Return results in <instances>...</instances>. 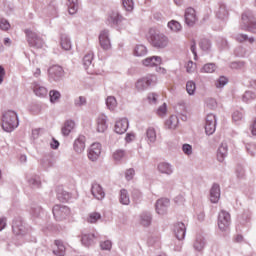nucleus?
I'll return each instance as SVG.
<instances>
[{
	"mask_svg": "<svg viewBox=\"0 0 256 256\" xmlns=\"http://www.w3.org/2000/svg\"><path fill=\"white\" fill-rule=\"evenodd\" d=\"M147 39L155 49H166L169 45V37L155 28H150Z\"/></svg>",
	"mask_w": 256,
	"mask_h": 256,
	"instance_id": "nucleus-1",
	"label": "nucleus"
},
{
	"mask_svg": "<svg viewBox=\"0 0 256 256\" xmlns=\"http://www.w3.org/2000/svg\"><path fill=\"white\" fill-rule=\"evenodd\" d=\"M19 127V116L15 111H7L2 116V129L6 133H11Z\"/></svg>",
	"mask_w": 256,
	"mask_h": 256,
	"instance_id": "nucleus-2",
	"label": "nucleus"
},
{
	"mask_svg": "<svg viewBox=\"0 0 256 256\" xmlns=\"http://www.w3.org/2000/svg\"><path fill=\"white\" fill-rule=\"evenodd\" d=\"M242 31L256 33V19L253 12L246 11L242 14V23L240 25Z\"/></svg>",
	"mask_w": 256,
	"mask_h": 256,
	"instance_id": "nucleus-3",
	"label": "nucleus"
},
{
	"mask_svg": "<svg viewBox=\"0 0 256 256\" xmlns=\"http://www.w3.org/2000/svg\"><path fill=\"white\" fill-rule=\"evenodd\" d=\"M26 39L29 47H34V49H42L43 45H45V40L41 35L37 34V32H33V30H25Z\"/></svg>",
	"mask_w": 256,
	"mask_h": 256,
	"instance_id": "nucleus-4",
	"label": "nucleus"
},
{
	"mask_svg": "<svg viewBox=\"0 0 256 256\" xmlns=\"http://www.w3.org/2000/svg\"><path fill=\"white\" fill-rule=\"evenodd\" d=\"M155 83H157V76L148 75L137 80L135 87L137 91H146V89H149V87H151V85H155Z\"/></svg>",
	"mask_w": 256,
	"mask_h": 256,
	"instance_id": "nucleus-5",
	"label": "nucleus"
},
{
	"mask_svg": "<svg viewBox=\"0 0 256 256\" xmlns=\"http://www.w3.org/2000/svg\"><path fill=\"white\" fill-rule=\"evenodd\" d=\"M52 213L57 221H65V219L71 215V209L58 204L53 207Z\"/></svg>",
	"mask_w": 256,
	"mask_h": 256,
	"instance_id": "nucleus-6",
	"label": "nucleus"
},
{
	"mask_svg": "<svg viewBox=\"0 0 256 256\" xmlns=\"http://www.w3.org/2000/svg\"><path fill=\"white\" fill-rule=\"evenodd\" d=\"M231 225V214L225 210H221L218 214V227L220 231H226Z\"/></svg>",
	"mask_w": 256,
	"mask_h": 256,
	"instance_id": "nucleus-7",
	"label": "nucleus"
},
{
	"mask_svg": "<svg viewBox=\"0 0 256 256\" xmlns=\"http://www.w3.org/2000/svg\"><path fill=\"white\" fill-rule=\"evenodd\" d=\"M65 71L63 70V67L60 65H53L50 68H48V78L49 81H61L63 79V74Z\"/></svg>",
	"mask_w": 256,
	"mask_h": 256,
	"instance_id": "nucleus-8",
	"label": "nucleus"
},
{
	"mask_svg": "<svg viewBox=\"0 0 256 256\" xmlns=\"http://www.w3.org/2000/svg\"><path fill=\"white\" fill-rule=\"evenodd\" d=\"M217 128V117L214 114H208L206 116L205 133L206 135H213Z\"/></svg>",
	"mask_w": 256,
	"mask_h": 256,
	"instance_id": "nucleus-9",
	"label": "nucleus"
},
{
	"mask_svg": "<svg viewBox=\"0 0 256 256\" xmlns=\"http://www.w3.org/2000/svg\"><path fill=\"white\" fill-rule=\"evenodd\" d=\"M173 233L178 239V241H183L185 239V234L187 233V228L183 222H177L173 226Z\"/></svg>",
	"mask_w": 256,
	"mask_h": 256,
	"instance_id": "nucleus-10",
	"label": "nucleus"
},
{
	"mask_svg": "<svg viewBox=\"0 0 256 256\" xmlns=\"http://www.w3.org/2000/svg\"><path fill=\"white\" fill-rule=\"evenodd\" d=\"M101 156V143H93L88 150V159L97 161Z\"/></svg>",
	"mask_w": 256,
	"mask_h": 256,
	"instance_id": "nucleus-11",
	"label": "nucleus"
},
{
	"mask_svg": "<svg viewBox=\"0 0 256 256\" xmlns=\"http://www.w3.org/2000/svg\"><path fill=\"white\" fill-rule=\"evenodd\" d=\"M169 205L171 202L167 198L158 199L156 202V212L158 215H165L167 213V209H169Z\"/></svg>",
	"mask_w": 256,
	"mask_h": 256,
	"instance_id": "nucleus-12",
	"label": "nucleus"
},
{
	"mask_svg": "<svg viewBox=\"0 0 256 256\" xmlns=\"http://www.w3.org/2000/svg\"><path fill=\"white\" fill-rule=\"evenodd\" d=\"M122 21L123 16H121L117 11H112L108 14L106 23L110 25V27H115L117 25H121Z\"/></svg>",
	"mask_w": 256,
	"mask_h": 256,
	"instance_id": "nucleus-13",
	"label": "nucleus"
},
{
	"mask_svg": "<svg viewBox=\"0 0 256 256\" xmlns=\"http://www.w3.org/2000/svg\"><path fill=\"white\" fill-rule=\"evenodd\" d=\"M99 43L102 49L108 51L111 49V40L109 39V30H102L99 35Z\"/></svg>",
	"mask_w": 256,
	"mask_h": 256,
	"instance_id": "nucleus-14",
	"label": "nucleus"
},
{
	"mask_svg": "<svg viewBox=\"0 0 256 256\" xmlns=\"http://www.w3.org/2000/svg\"><path fill=\"white\" fill-rule=\"evenodd\" d=\"M129 129V120L127 118H122L115 123V133L118 135H123V133H127Z\"/></svg>",
	"mask_w": 256,
	"mask_h": 256,
	"instance_id": "nucleus-15",
	"label": "nucleus"
},
{
	"mask_svg": "<svg viewBox=\"0 0 256 256\" xmlns=\"http://www.w3.org/2000/svg\"><path fill=\"white\" fill-rule=\"evenodd\" d=\"M91 194L95 199H98V201L105 199V191H103V187L99 183H92Z\"/></svg>",
	"mask_w": 256,
	"mask_h": 256,
	"instance_id": "nucleus-16",
	"label": "nucleus"
},
{
	"mask_svg": "<svg viewBox=\"0 0 256 256\" xmlns=\"http://www.w3.org/2000/svg\"><path fill=\"white\" fill-rule=\"evenodd\" d=\"M185 23L188 27H193L197 23V15L195 9L187 8L185 11Z\"/></svg>",
	"mask_w": 256,
	"mask_h": 256,
	"instance_id": "nucleus-17",
	"label": "nucleus"
},
{
	"mask_svg": "<svg viewBox=\"0 0 256 256\" xmlns=\"http://www.w3.org/2000/svg\"><path fill=\"white\" fill-rule=\"evenodd\" d=\"M12 231L14 235H25V226L21 218H16L12 223Z\"/></svg>",
	"mask_w": 256,
	"mask_h": 256,
	"instance_id": "nucleus-18",
	"label": "nucleus"
},
{
	"mask_svg": "<svg viewBox=\"0 0 256 256\" xmlns=\"http://www.w3.org/2000/svg\"><path fill=\"white\" fill-rule=\"evenodd\" d=\"M85 141L86 138L83 135L78 136L73 143V149L75 153L81 154L85 151Z\"/></svg>",
	"mask_w": 256,
	"mask_h": 256,
	"instance_id": "nucleus-19",
	"label": "nucleus"
},
{
	"mask_svg": "<svg viewBox=\"0 0 256 256\" xmlns=\"http://www.w3.org/2000/svg\"><path fill=\"white\" fill-rule=\"evenodd\" d=\"M153 221V215L149 211H144L139 215V223L142 227H149Z\"/></svg>",
	"mask_w": 256,
	"mask_h": 256,
	"instance_id": "nucleus-20",
	"label": "nucleus"
},
{
	"mask_svg": "<svg viewBox=\"0 0 256 256\" xmlns=\"http://www.w3.org/2000/svg\"><path fill=\"white\" fill-rule=\"evenodd\" d=\"M219 199H221V187L219 184H213L210 189V201L211 203H219Z\"/></svg>",
	"mask_w": 256,
	"mask_h": 256,
	"instance_id": "nucleus-21",
	"label": "nucleus"
},
{
	"mask_svg": "<svg viewBox=\"0 0 256 256\" xmlns=\"http://www.w3.org/2000/svg\"><path fill=\"white\" fill-rule=\"evenodd\" d=\"M27 183L31 185L33 189H39L41 187V177L37 174H28L26 176Z\"/></svg>",
	"mask_w": 256,
	"mask_h": 256,
	"instance_id": "nucleus-22",
	"label": "nucleus"
},
{
	"mask_svg": "<svg viewBox=\"0 0 256 256\" xmlns=\"http://www.w3.org/2000/svg\"><path fill=\"white\" fill-rule=\"evenodd\" d=\"M54 246L55 247L52 250L53 255L65 256L66 248H65V244H63V241L55 240L54 241Z\"/></svg>",
	"mask_w": 256,
	"mask_h": 256,
	"instance_id": "nucleus-23",
	"label": "nucleus"
},
{
	"mask_svg": "<svg viewBox=\"0 0 256 256\" xmlns=\"http://www.w3.org/2000/svg\"><path fill=\"white\" fill-rule=\"evenodd\" d=\"M162 59L160 56H151L143 60V65L145 67H157L161 65Z\"/></svg>",
	"mask_w": 256,
	"mask_h": 256,
	"instance_id": "nucleus-24",
	"label": "nucleus"
},
{
	"mask_svg": "<svg viewBox=\"0 0 256 256\" xmlns=\"http://www.w3.org/2000/svg\"><path fill=\"white\" fill-rule=\"evenodd\" d=\"M146 141L148 145H152L157 141V130L154 127H148L146 129Z\"/></svg>",
	"mask_w": 256,
	"mask_h": 256,
	"instance_id": "nucleus-25",
	"label": "nucleus"
},
{
	"mask_svg": "<svg viewBox=\"0 0 256 256\" xmlns=\"http://www.w3.org/2000/svg\"><path fill=\"white\" fill-rule=\"evenodd\" d=\"M97 131L98 133L107 131V116L105 114H101L97 119Z\"/></svg>",
	"mask_w": 256,
	"mask_h": 256,
	"instance_id": "nucleus-26",
	"label": "nucleus"
},
{
	"mask_svg": "<svg viewBox=\"0 0 256 256\" xmlns=\"http://www.w3.org/2000/svg\"><path fill=\"white\" fill-rule=\"evenodd\" d=\"M81 241L84 247H91V245H95V241H97V236L95 234H83Z\"/></svg>",
	"mask_w": 256,
	"mask_h": 256,
	"instance_id": "nucleus-27",
	"label": "nucleus"
},
{
	"mask_svg": "<svg viewBox=\"0 0 256 256\" xmlns=\"http://www.w3.org/2000/svg\"><path fill=\"white\" fill-rule=\"evenodd\" d=\"M228 146L227 143L223 142L217 151V159L220 163L225 161V157H227Z\"/></svg>",
	"mask_w": 256,
	"mask_h": 256,
	"instance_id": "nucleus-28",
	"label": "nucleus"
},
{
	"mask_svg": "<svg viewBox=\"0 0 256 256\" xmlns=\"http://www.w3.org/2000/svg\"><path fill=\"white\" fill-rule=\"evenodd\" d=\"M73 129H75V122L73 120H67L61 129V133L64 137H68Z\"/></svg>",
	"mask_w": 256,
	"mask_h": 256,
	"instance_id": "nucleus-29",
	"label": "nucleus"
},
{
	"mask_svg": "<svg viewBox=\"0 0 256 256\" xmlns=\"http://www.w3.org/2000/svg\"><path fill=\"white\" fill-rule=\"evenodd\" d=\"M158 171L164 175H172L173 166L167 162H162L158 165Z\"/></svg>",
	"mask_w": 256,
	"mask_h": 256,
	"instance_id": "nucleus-30",
	"label": "nucleus"
},
{
	"mask_svg": "<svg viewBox=\"0 0 256 256\" xmlns=\"http://www.w3.org/2000/svg\"><path fill=\"white\" fill-rule=\"evenodd\" d=\"M33 91L37 97H45L48 93L47 88L41 86L39 83L35 82L33 84Z\"/></svg>",
	"mask_w": 256,
	"mask_h": 256,
	"instance_id": "nucleus-31",
	"label": "nucleus"
},
{
	"mask_svg": "<svg viewBox=\"0 0 256 256\" xmlns=\"http://www.w3.org/2000/svg\"><path fill=\"white\" fill-rule=\"evenodd\" d=\"M179 125V117L176 115L170 116L168 120L165 122L166 129H177Z\"/></svg>",
	"mask_w": 256,
	"mask_h": 256,
	"instance_id": "nucleus-32",
	"label": "nucleus"
},
{
	"mask_svg": "<svg viewBox=\"0 0 256 256\" xmlns=\"http://www.w3.org/2000/svg\"><path fill=\"white\" fill-rule=\"evenodd\" d=\"M205 245V238L201 235L196 236V239L193 244L195 251H203V249H205Z\"/></svg>",
	"mask_w": 256,
	"mask_h": 256,
	"instance_id": "nucleus-33",
	"label": "nucleus"
},
{
	"mask_svg": "<svg viewBox=\"0 0 256 256\" xmlns=\"http://www.w3.org/2000/svg\"><path fill=\"white\" fill-rule=\"evenodd\" d=\"M68 13L75 15L79 11V0H67Z\"/></svg>",
	"mask_w": 256,
	"mask_h": 256,
	"instance_id": "nucleus-34",
	"label": "nucleus"
},
{
	"mask_svg": "<svg viewBox=\"0 0 256 256\" xmlns=\"http://www.w3.org/2000/svg\"><path fill=\"white\" fill-rule=\"evenodd\" d=\"M57 199H59L62 203H65L71 199V194L62 188L57 190Z\"/></svg>",
	"mask_w": 256,
	"mask_h": 256,
	"instance_id": "nucleus-35",
	"label": "nucleus"
},
{
	"mask_svg": "<svg viewBox=\"0 0 256 256\" xmlns=\"http://www.w3.org/2000/svg\"><path fill=\"white\" fill-rule=\"evenodd\" d=\"M216 17L222 21L229 17V12L227 11V6L221 4L218 11L216 12Z\"/></svg>",
	"mask_w": 256,
	"mask_h": 256,
	"instance_id": "nucleus-36",
	"label": "nucleus"
},
{
	"mask_svg": "<svg viewBox=\"0 0 256 256\" xmlns=\"http://www.w3.org/2000/svg\"><path fill=\"white\" fill-rule=\"evenodd\" d=\"M61 47L64 49V51H69L71 49V39L67 34H62L61 35Z\"/></svg>",
	"mask_w": 256,
	"mask_h": 256,
	"instance_id": "nucleus-37",
	"label": "nucleus"
},
{
	"mask_svg": "<svg viewBox=\"0 0 256 256\" xmlns=\"http://www.w3.org/2000/svg\"><path fill=\"white\" fill-rule=\"evenodd\" d=\"M106 107L109 111H115L117 109V99L115 96H108L106 98Z\"/></svg>",
	"mask_w": 256,
	"mask_h": 256,
	"instance_id": "nucleus-38",
	"label": "nucleus"
},
{
	"mask_svg": "<svg viewBox=\"0 0 256 256\" xmlns=\"http://www.w3.org/2000/svg\"><path fill=\"white\" fill-rule=\"evenodd\" d=\"M119 201L122 205H129V203H131V199L129 198V192H127V190L125 189L120 190Z\"/></svg>",
	"mask_w": 256,
	"mask_h": 256,
	"instance_id": "nucleus-39",
	"label": "nucleus"
},
{
	"mask_svg": "<svg viewBox=\"0 0 256 256\" xmlns=\"http://www.w3.org/2000/svg\"><path fill=\"white\" fill-rule=\"evenodd\" d=\"M134 55L136 57H143L147 55V47H145V45H137L134 48Z\"/></svg>",
	"mask_w": 256,
	"mask_h": 256,
	"instance_id": "nucleus-40",
	"label": "nucleus"
},
{
	"mask_svg": "<svg viewBox=\"0 0 256 256\" xmlns=\"http://www.w3.org/2000/svg\"><path fill=\"white\" fill-rule=\"evenodd\" d=\"M199 47L200 49H202V51H206V52L211 51V40L207 38L200 40Z\"/></svg>",
	"mask_w": 256,
	"mask_h": 256,
	"instance_id": "nucleus-41",
	"label": "nucleus"
},
{
	"mask_svg": "<svg viewBox=\"0 0 256 256\" xmlns=\"http://www.w3.org/2000/svg\"><path fill=\"white\" fill-rule=\"evenodd\" d=\"M168 27L171 29V31H174V33H179V31L183 29L181 23L177 22L176 20L168 22Z\"/></svg>",
	"mask_w": 256,
	"mask_h": 256,
	"instance_id": "nucleus-42",
	"label": "nucleus"
},
{
	"mask_svg": "<svg viewBox=\"0 0 256 256\" xmlns=\"http://www.w3.org/2000/svg\"><path fill=\"white\" fill-rule=\"evenodd\" d=\"M97 221H101V213L92 212L88 215V218H87L88 223H97Z\"/></svg>",
	"mask_w": 256,
	"mask_h": 256,
	"instance_id": "nucleus-43",
	"label": "nucleus"
},
{
	"mask_svg": "<svg viewBox=\"0 0 256 256\" xmlns=\"http://www.w3.org/2000/svg\"><path fill=\"white\" fill-rule=\"evenodd\" d=\"M254 99H256V94L253 91H246L242 96V100L244 101V103H249Z\"/></svg>",
	"mask_w": 256,
	"mask_h": 256,
	"instance_id": "nucleus-44",
	"label": "nucleus"
},
{
	"mask_svg": "<svg viewBox=\"0 0 256 256\" xmlns=\"http://www.w3.org/2000/svg\"><path fill=\"white\" fill-rule=\"evenodd\" d=\"M49 96H50V101L52 103H57V101H59V99H61V93L57 90H51L49 92Z\"/></svg>",
	"mask_w": 256,
	"mask_h": 256,
	"instance_id": "nucleus-45",
	"label": "nucleus"
},
{
	"mask_svg": "<svg viewBox=\"0 0 256 256\" xmlns=\"http://www.w3.org/2000/svg\"><path fill=\"white\" fill-rule=\"evenodd\" d=\"M92 63H93V53L86 54L83 58V65L85 69H87V67H91Z\"/></svg>",
	"mask_w": 256,
	"mask_h": 256,
	"instance_id": "nucleus-46",
	"label": "nucleus"
},
{
	"mask_svg": "<svg viewBox=\"0 0 256 256\" xmlns=\"http://www.w3.org/2000/svg\"><path fill=\"white\" fill-rule=\"evenodd\" d=\"M196 89H197V86L193 81H188L186 83V91L189 95H195Z\"/></svg>",
	"mask_w": 256,
	"mask_h": 256,
	"instance_id": "nucleus-47",
	"label": "nucleus"
},
{
	"mask_svg": "<svg viewBox=\"0 0 256 256\" xmlns=\"http://www.w3.org/2000/svg\"><path fill=\"white\" fill-rule=\"evenodd\" d=\"M75 107H85L87 105V98L85 96H80L74 100Z\"/></svg>",
	"mask_w": 256,
	"mask_h": 256,
	"instance_id": "nucleus-48",
	"label": "nucleus"
},
{
	"mask_svg": "<svg viewBox=\"0 0 256 256\" xmlns=\"http://www.w3.org/2000/svg\"><path fill=\"white\" fill-rule=\"evenodd\" d=\"M215 69H216L215 64L208 63L203 66V68L201 69V73H214Z\"/></svg>",
	"mask_w": 256,
	"mask_h": 256,
	"instance_id": "nucleus-49",
	"label": "nucleus"
},
{
	"mask_svg": "<svg viewBox=\"0 0 256 256\" xmlns=\"http://www.w3.org/2000/svg\"><path fill=\"white\" fill-rule=\"evenodd\" d=\"M229 82L227 77L225 76H220L219 79L216 80L215 85L217 89H222L224 85H226Z\"/></svg>",
	"mask_w": 256,
	"mask_h": 256,
	"instance_id": "nucleus-50",
	"label": "nucleus"
},
{
	"mask_svg": "<svg viewBox=\"0 0 256 256\" xmlns=\"http://www.w3.org/2000/svg\"><path fill=\"white\" fill-rule=\"evenodd\" d=\"M0 29L2 31H9L11 29V24L7 19L0 17Z\"/></svg>",
	"mask_w": 256,
	"mask_h": 256,
	"instance_id": "nucleus-51",
	"label": "nucleus"
},
{
	"mask_svg": "<svg viewBox=\"0 0 256 256\" xmlns=\"http://www.w3.org/2000/svg\"><path fill=\"white\" fill-rule=\"evenodd\" d=\"M147 99L148 103H150L151 105H157V99H159V94L151 92L148 94Z\"/></svg>",
	"mask_w": 256,
	"mask_h": 256,
	"instance_id": "nucleus-52",
	"label": "nucleus"
},
{
	"mask_svg": "<svg viewBox=\"0 0 256 256\" xmlns=\"http://www.w3.org/2000/svg\"><path fill=\"white\" fill-rule=\"evenodd\" d=\"M41 211V207L35 204H33L30 208V213L33 215V217H39V215H41Z\"/></svg>",
	"mask_w": 256,
	"mask_h": 256,
	"instance_id": "nucleus-53",
	"label": "nucleus"
},
{
	"mask_svg": "<svg viewBox=\"0 0 256 256\" xmlns=\"http://www.w3.org/2000/svg\"><path fill=\"white\" fill-rule=\"evenodd\" d=\"M125 157V150H116L113 153L114 161H121Z\"/></svg>",
	"mask_w": 256,
	"mask_h": 256,
	"instance_id": "nucleus-54",
	"label": "nucleus"
},
{
	"mask_svg": "<svg viewBox=\"0 0 256 256\" xmlns=\"http://www.w3.org/2000/svg\"><path fill=\"white\" fill-rule=\"evenodd\" d=\"M122 5L126 11H133V7H134L133 0H123Z\"/></svg>",
	"mask_w": 256,
	"mask_h": 256,
	"instance_id": "nucleus-55",
	"label": "nucleus"
},
{
	"mask_svg": "<svg viewBox=\"0 0 256 256\" xmlns=\"http://www.w3.org/2000/svg\"><path fill=\"white\" fill-rule=\"evenodd\" d=\"M206 105L208 109H217V100H215L214 98H208L206 100Z\"/></svg>",
	"mask_w": 256,
	"mask_h": 256,
	"instance_id": "nucleus-56",
	"label": "nucleus"
},
{
	"mask_svg": "<svg viewBox=\"0 0 256 256\" xmlns=\"http://www.w3.org/2000/svg\"><path fill=\"white\" fill-rule=\"evenodd\" d=\"M245 67V62L243 61H234L230 63L231 69H243Z\"/></svg>",
	"mask_w": 256,
	"mask_h": 256,
	"instance_id": "nucleus-57",
	"label": "nucleus"
},
{
	"mask_svg": "<svg viewBox=\"0 0 256 256\" xmlns=\"http://www.w3.org/2000/svg\"><path fill=\"white\" fill-rule=\"evenodd\" d=\"M182 151L185 155H193V146L191 144H183Z\"/></svg>",
	"mask_w": 256,
	"mask_h": 256,
	"instance_id": "nucleus-58",
	"label": "nucleus"
},
{
	"mask_svg": "<svg viewBox=\"0 0 256 256\" xmlns=\"http://www.w3.org/2000/svg\"><path fill=\"white\" fill-rule=\"evenodd\" d=\"M236 177L238 179H243V177H245V169L243 168V166L238 165L236 167Z\"/></svg>",
	"mask_w": 256,
	"mask_h": 256,
	"instance_id": "nucleus-59",
	"label": "nucleus"
},
{
	"mask_svg": "<svg viewBox=\"0 0 256 256\" xmlns=\"http://www.w3.org/2000/svg\"><path fill=\"white\" fill-rule=\"evenodd\" d=\"M100 247L102 251H111V247H112L111 241L106 240L104 242H101Z\"/></svg>",
	"mask_w": 256,
	"mask_h": 256,
	"instance_id": "nucleus-60",
	"label": "nucleus"
},
{
	"mask_svg": "<svg viewBox=\"0 0 256 256\" xmlns=\"http://www.w3.org/2000/svg\"><path fill=\"white\" fill-rule=\"evenodd\" d=\"M157 113L159 117H165V115H167V104L164 103L162 106H160L157 110Z\"/></svg>",
	"mask_w": 256,
	"mask_h": 256,
	"instance_id": "nucleus-61",
	"label": "nucleus"
},
{
	"mask_svg": "<svg viewBox=\"0 0 256 256\" xmlns=\"http://www.w3.org/2000/svg\"><path fill=\"white\" fill-rule=\"evenodd\" d=\"M125 177L127 181H131V179L135 177V170L133 168L128 169L125 173Z\"/></svg>",
	"mask_w": 256,
	"mask_h": 256,
	"instance_id": "nucleus-62",
	"label": "nucleus"
},
{
	"mask_svg": "<svg viewBox=\"0 0 256 256\" xmlns=\"http://www.w3.org/2000/svg\"><path fill=\"white\" fill-rule=\"evenodd\" d=\"M232 119L233 121H241L243 119V113L239 112V111H235L233 114H232Z\"/></svg>",
	"mask_w": 256,
	"mask_h": 256,
	"instance_id": "nucleus-63",
	"label": "nucleus"
},
{
	"mask_svg": "<svg viewBox=\"0 0 256 256\" xmlns=\"http://www.w3.org/2000/svg\"><path fill=\"white\" fill-rule=\"evenodd\" d=\"M30 111L33 112L35 115H37V113H41V105L39 104H33L30 107Z\"/></svg>",
	"mask_w": 256,
	"mask_h": 256,
	"instance_id": "nucleus-64",
	"label": "nucleus"
}]
</instances>
